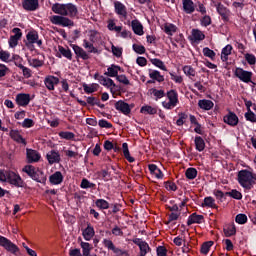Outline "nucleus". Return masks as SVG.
I'll list each match as a JSON object with an SVG mask.
<instances>
[{
	"mask_svg": "<svg viewBox=\"0 0 256 256\" xmlns=\"http://www.w3.org/2000/svg\"><path fill=\"white\" fill-rule=\"evenodd\" d=\"M26 159L28 163H39V161L41 160V154L37 152V150L27 148Z\"/></svg>",
	"mask_w": 256,
	"mask_h": 256,
	"instance_id": "12",
	"label": "nucleus"
},
{
	"mask_svg": "<svg viewBox=\"0 0 256 256\" xmlns=\"http://www.w3.org/2000/svg\"><path fill=\"white\" fill-rule=\"evenodd\" d=\"M148 169L151 173V175H154L156 177V179H163V172L161 171V169H159V167H157V165L155 164H150L148 166Z\"/></svg>",
	"mask_w": 256,
	"mask_h": 256,
	"instance_id": "31",
	"label": "nucleus"
},
{
	"mask_svg": "<svg viewBox=\"0 0 256 256\" xmlns=\"http://www.w3.org/2000/svg\"><path fill=\"white\" fill-rule=\"evenodd\" d=\"M71 47L77 59H83V61H87L88 59H90L87 51H85L81 46H78L76 44H71Z\"/></svg>",
	"mask_w": 256,
	"mask_h": 256,
	"instance_id": "16",
	"label": "nucleus"
},
{
	"mask_svg": "<svg viewBox=\"0 0 256 256\" xmlns=\"http://www.w3.org/2000/svg\"><path fill=\"white\" fill-rule=\"evenodd\" d=\"M225 195L227 197H232V199H236L237 201H241L243 199V194L239 192L237 189H233L230 192H225Z\"/></svg>",
	"mask_w": 256,
	"mask_h": 256,
	"instance_id": "41",
	"label": "nucleus"
},
{
	"mask_svg": "<svg viewBox=\"0 0 256 256\" xmlns=\"http://www.w3.org/2000/svg\"><path fill=\"white\" fill-rule=\"evenodd\" d=\"M37 39H39V32L31 30L26 34V41H24V43L28 49L33 51V49H35V42Z\"/></svg>",
	"mask_w": 256,
	"mask_h": 256,
	"instance_id": "9",
	"label": "nucleus"
},
{
	"mask_svg": "<svg viewBox=\"0 0 256 256\" xmlns=\"http://www.w3.org/2000/svg\"><path fill=\"white\" fill-rule=\"evenodd\" d=\"M152 95H154L155 100L159 101V99H163L165 97V90H157L155 88L152 89Z\"/></svg>",
	"mask_w": 256,
	"mask_h": 256,
	"instance_id": "56",
	"label": "nucleus"
},
{
	"mask_svg": "<svg viewBox=\"0 0 256 256\" xmlns=\"http://www.w3.org/2000/svg\"><path fill=\"white\" fill-rule=\"evenodd\" d=\"M132 49L135 51V53H138V55H143L146 51L145 46L139 44H133Z\"/></svg>",
	"mask_w": 256,
	"mask_h": 256,
	"instance_id": "61",
	"label": "nucleus"
},
{
	"mask_svg": "<svg viewBox=\"0 0 256 256\" xmlns=\"http://www.w3.org/2000/svg\"><path fill=\"white\" fill-rule=\"evenodd\" d=\"M60 139H65L66 141L75 140V133L69 131H60L58 133Z\"/></svg>",
	"mask_w": 256,
	"mask_h": 256,
	"instance_id": "40",
	"label": "nucleus"
},
{
	"mask_svg": "<svg viewBox=\"0 0 256 256\" xmlns=\"http://www.w3.org/2000/svg\"><path fill=\"white\" fill-rule=\"evenodd\" d=\"M198 107L204 111H211L215 107V104L211 100L202 99L198 101Z\"/></svg>",
	"mask_w": 256,
	"mask_h": 256,
	"instance_id": "27",
	"label": "nucleus"
},
{
	"mask_svg": "<svg viewBox=\"0 0 256 256\" xmlns=\"http://www.w3.org/2000/svg\"><path fill=\"white\" fill-rule=\"evenodd\" d=\"M82 236L85 241H91L95 237V228L89 223L87 227L82 231Z\"/></svg>",
	"mask_w": 256,
	"mask_h": 256,
	"instance_id": "23",
	"label": "nucleus"
},
{
	"mask_svg": "<svg viewBox=\"0 0 256 256\" xmlns=\"http://www.w3.org/2000/svg\"><path fill=\"white\" fill-rule=\"evenodd\" d=\"M149 77L153 79V81H157L158 83H163L165 81V77L161 75V72L158 70H149Z\"/></svg>",
	"mask_w": 256,
	"mask_h": 256,
	"instance_id": "29",
	"label": "nucleus"
},
{
	"mask_svg": "<svg viewBox=\"0 0 256 256\" xmlns=\"http://www.w3.org/2000/svg\"><path fill=\"white\" fill-rule=\"evenodd\" d=\"M244 103H245L247 111H248L244 115L245 119H249V115H252V117H255V113L253 111H251V107H253V102L251 100L245 99Z\"/></svg>",
	"mask_w": 256,
	"mask_h": 256,
	"instance_id": "47",
	"label": "nucleus"
},
{
	"mask_svg": "<svg viewBox=\"0 0 256 256\" xmlns=\"http://www.w3.org/2000/svg\"><path fill=\"white\" fill-rule=\"evenodd\" d=\"M9 136L16 143H21L22 145H27V140H25V138H23L21 133H19V130H11L9 133Z\"/></svg>",
	"mask_w": 256,
	"mask_h": 256,
	"instance_id": "25",
	"label": "nucleus"
},
{
	"mask_svg": "<svg viewBox=\"0 0 256 256\" xmlns=\"http://www.w3.org/2000/svg\"><path fill=\"white\" fill-rule=\"evenodd\" d=\"M119 71H123V68L119 65L112 64L107 68V72H105L104 75H106V77H117L119 75Z\"/></svg>",
	"mask_w": 256,
	"mask_h": 256,
	"instance_id": "24",
	"label": "nucleus"
},
{
	"mask_svg": "<svg viewBox=\"0 0 256 256\" xmlns=\"http://www.w3.org/2000/svg\"><path fill=\"white\" fill-rule=\"evenodd\" d=\"M0 246L4 247L6 251H9V253H12L13 255L19 253V247L4 236H0Z\"/></svg>",
	"mask_w": 256,
	"mask_h": 256,
	"instance_id": "8",
	"label": "nucleus"
},
{
	"mask_svg": "<svg viewBox=\"0 0 256 256\" xmlns=\"http://www.w3.org/2000/svg\"><path fill=\"white\" fill-rule=\"evenodd\" d=\"M29 63L35 69H37L39 67H43V65L45 64V62H43V60H39L37 58H33L32 60H29Z\"/></svg>",
	"mask_w": 256,
	"mask_h": 256,
	"instance_id": "59",
	"label": "nucleus"
},
{
	"mask_svg": "<svg viewBox=\"0 0 256 256\" xmlns=\"http://www.w3.org/2000/svg\"><path fill=\"white\" fill-rule=\"evenodd\" d=\"M164 186L167 191H177V184H175V182L166 181L164 182Z\"/></svg>",
	"mask_w": 256,
	"mask_h": 256,
	"instance_id": "62",
	"label": "nucleus"
},
{
	"mask_svg": "<svg viewBox=\"0 0 256 256\" xmlns=\"http://www.w3.org/2000/svg\"><path fill=\"white\" fill-rule=\"evenodd\" d=\"M166 97L171 101L172 103H175L176 105L179 104V94L177 93V90H170L167 92Z\"/></svg>",
	"mask_w": 256,
	"mask_h": 256,
	"instance_id": "36",
	"label": "nucleus"
},
{
	"mask_svg": "<svg viewBox=\"0 0 256 256\" xmlns=\"http://www.w3.org/2000/svg\"><path fill=\"white\" fill-rule=\"evenodd\" d=\"M140 113L143 115H157V108H154L150 105H144L141 107Z\"/></svg>",
	"mask_w": 256,
	"mask_h": 256,
	"instance_id": "34",
	"label": "nucleus"
},
{
	"mask_svg": "<svg viewBox=\"0 0 256 256\" xmlns=\"http://www.w3.org/2000/svg\"><path fill=\"white\" fill-rule=\"evenodd\" d=\"M122 149L125 159H127L129 163H135V158L131 156V153L129 152V144H127V142L122 144Z\"/></svg>",
	"mask_w": 256,
	"mask_h": 256,
	"instance_id": "33",
	"label": "nucleus"
},
{
	"mask_svg": "<svg viewBox=\"0 0 256 256\" xmlns=\"http://www.w3.org/2000/svg\"><path fill=\"white\" fill-rule=\"evenodd\" d=\"M178 117H179V119L176 121V125H177L178 127H183V125H185V121H187V118H188L189 116H188L187 113H185V112H180V113L178 114Z\"/></svg>",
	"mask_w": 256,
	"mask_h": 256,
	"instance_id": "52",
	"label": "nucleus"
},
{
	"mask_svg": "<svg viewBox=\"0 0 256 256\" xmlns=\"http://www.w3.org/2000/svg\"><path fill=\"white\" fill-rule=\"evenodd\" d=\"M15 101L19 107H27L31 103V95L26 93H19L16 95Z\"/></svg>",
	"mask_w": 256,
	"mask_h": 256,
	"instance_id": "14",
	"label": "nucleus"
},
{
	"mask_svg": "<svg viewBox=\"0 0 256 256\" xmlns=\"http://www.w3.org/2000/svg\"><path fill=\"white\" fill-rule=\"evenodd\" d=\"M83 256L91 255V244L89 242H81Z\"/></svg>",
	"mask_w": 256,
	"mask_h": 256,
	"instance_id": "53",
	"label": "nucleus"
},
{
	"mask_svg": "<svg viewBox=\"0 0 256 256\" xmlns=\"http://www.w3.org/2000/svg\"><path fill=\"white\" fill-rule=\"evenodd\" d=\"M115 109L116 111H120V113H123V115L131 114V106H129V103H126L123 100H119L115 103Z\"/></svg>",
	"mask_w": 256,
	"mask_h": 256,
	"instance_id": "17",
	"label": "nucleus"
},
{
	"mask_svg": "<svg viewBox=\"0 0 256 256\" xmlns=\"http://www.w3.org/2000/svg\"><path fill=\"white\" fill-rule=\"evenodd\" d=\"M59 83H61L59 78L53 75L46 76L44 79V85L48 91H55V85H59Z\"/></svg>",
	"mask_w": 256,
	"mask_h": 256,
	"instance_id": "13",
	"label": "nucleus"
},
{
	"mask_svg": "<svg viewBox=\"0 0 256 256\" xmlns=\"http://www.w3.org/2000/svg\"><path fill=\"white\" fill-rule=\"evenodd\" d=\"M132 31H134L135 35H143V24L139 20H132L131 22Z\"/></svg>",
	"mask_w": 256,
	"mask_h": 256,
	"instance_id": "28",
	"label": "nucleus"
},
{
	"mask_svg": "<svg viewBox=\"0 0 256 256\" xmlns=\"http://www.w3.org/2000/svg\"><path fill=\"white\" fill-rule=\"evenodd\" d=\"M81 189H95L97 185L91 181H89L87 178H83L80 184Z\"/></svg>",
	"mask_w": 256,
	"mask_h": 256,
	"instance_id": "45",
	"label": "nucleus"
},
{
	"mask_svg": "<svg viewBox=\"0 0 256 256\" xmlns=\"http://www.w3.org/2000/svg\"><path fill=\"white\" fill-rule=\"evenodd\" d=\"M98 125L101 129H113V124L105 119L99 120Z\"/></svg>",
	"mask_w": 256,
	"mask_h": 256,
	"instance_id": "55",
	"label": "nucleus"
},
{
	"mask_svg": "<svg viewBox=\"0 0 256 256\" xmlns=\"http://www.w3.org/2000/svg\"><path fill=\"white\" fill-rule=\"evenodd\" d=\"M12 33H14V35L10 36L8 43L9 47L13 49L19 45V41L23 37V32H21L20 28H13Z\"/></svg>",
	"mask_w": 256,
	"mask_h": 256,
	"instance_id": "10",
	"label": "nucleus"
},
{
	"mask_svg": "<svg viewBox=\"0 0 256 256\" xmlns=\"http://www.w3.org/2000/svg\"><path fill=\"white\" fill-rule=\"evenodd\" d=\"M183 11L186 15H192L195 13V3L193 0H182Z\"/></svg>",
	"mask_w": 256,
	"mask_h": 256,
	"instance_id": "21",
	"label": "nucleus"
},
{
	"mask_svg": "<svg viewBox=\"0 0 256 256\" xmlns=\"http://www.w3.org/2000/svg\"><path fill=\"white\" fill-rule=\"evenodd\" d=\"M247 215L245 214H237L235 217V221L238 223V225H245L247 223Z\"/></svg>",
	"mask_w": 256,
	"mask_h": 256,
	"instance_id": "58",
	"label": "nucleus"
},
{
	"mask_svg": "<svg viewBox=\"0 0 256 256\" xmlns=\"http://www.w3.org/2000/svg\"><path fill=\"white\" fill-rule=\"evenodd\" d=\"M46 158L49 165H54V163H59L61 161V155L55 150L48 152Z\"/></svg>",
	"mask_w": 256,
	"mask_h": 256,
	"instance_id": "20",
	"label": "nucleus"
},
{
	"mask_svg": "<svg viewBox=\"0 0 256 256\" xmlns=\"http://www.w3.org/2000/svg\"><path fill=\"white\" fill-rule=\"evenodd\" d=\"M213 244V241L204 242L200 248V253H202V255H207L211 250V247H213Z\"/></svg>",
	"mask_w": 256,
	"mask_h": 256,
	"instance_id": "44",
	"label": "nucleus"
},
{
	"mask_svg": "<svg viewBox=\"0 0 256 256\" xmlns=\"http://www.w3.org/2000/svg\"><path fill=\"white\" fill-rule=\"evenodd\" d=\"M140 256H146L149 251H151V247L147 242H140L139 244Z\"/></svg>",
	"mask_w": 256,
	"mask_h": 256,
	"instance_id": "46",
	"label": "nucleus"
},
{
	"mask_svg": "<svg viewBox=\"0 0 256 256\" xmlns=\"http://www.w3.org/2000/svg\"><path fill=\"white\" fill-rule=\"evenodd\" d=\"M102 243L108 251H113V253H115V255L117 256H129V253L127 252V250L117 248L113 243V241H111L110 239H104Z\"/></svg>",
	"mask_w": 256,
	"mask_h": 256,
	"instance_id": "7",
	"label": "nucleus"
},
{
	"mask_svg": "<svg viewBox=\"0 0 256 256\" xmlns=\"http://www.w3.org/2000/svg\"><path fill=\"white\" fill-rule=\"evenodd\" d=\"M6 183L11 185V187H15L16 189H25V187H27V183L23 181V178L11 170L10 173H8V179Z\"/></svg>",
	"mask_w": 256,
	"mask_h": 256,
	"instance_id": "4",
	"label": "nucleus"
},
{
	"mask_svg": "<svg viewBox=\"0 0 256 256\" xmlns=\"http://www.w3.org/2000/svg\"><path fill=\"white\" fill-rule=\"evenodd\" d=\"M192 37H193L195 42H199V41L205 40V35L199 29H193L192 30Z\"/></svg>",
	"mask_w": 256,
	"mask_h": 256,
	"instance_id": "43",
	"label": "nucleus"
},
{
	"mask_svg": "<svg viewBox=\"0 0 256 256\" xmlns=\"http://www.w3.org/2000/svg\"><path fill=\"white\" fill-rule=\"evenodd\" d=\"M58 51L60 54H57L56 57H58V59H61V57H65L66 59H68V61H72L73 60V53L71 52V49L69 48H65L63 46H58Z\"/></svg>",
	"mask_w": 256,
	"mask_h": 256,
	"instance_id": "22",
	"label": "nucleus"
},
{
	"mask_svg": "<svg viewBox=\"0 0 256 256\" xmlns=\"http://www.w3.org/2000/svg\"><path fill=\"white\" fill-rule=\"evenodd\" d=\"M114 11L116 15H119L120 17L127 19V6H125V4H123L122 2H114Z\"/></svg>",
	"mask_w": 256,
	"mask_h": 256,
	"instance_id": "18",
	"label": "nucleus"
},
{
	"mask_svg": "<svg viewBox=\"0 0 256 256\" xmlns=\"http://www.w3.org/2000/svg\"><path fill=\"white\" fill-rule=\"evenodd\" d=\"M235 77L242 81L243 83H252V85H256L255 82H253V72L244 70L243 68H236L234 71Z\"/></svg>",
	"mask_w": 256,
	"mask_h": 256,
	"instance_id": "5",
	"label": "nucleus"
},
{
	"mask_svg": "<svg viewBox=\"0 0 256 256\" xmlns=\"http://www.w3.org/2000/svg\"><path fill=\"white\" fill-rule=\"evenodd\" d=\"M185 176H186V179H190L191 181H193V179L197 178V169L196 168H188L185 171Z\"/></svg>",
	"mask_w": 256,
	"mask_h": 256,
	"instance_id": "51",
	"label": "nucleus"
},
{
	"mask_svg": "<svg viewBox=\"0 0 256 256\" xmlns=\"http://www.w3.org/2000/svg\"><path fill=\"white\" fill-rule=\"evenodd\" d=\"M151 63L152 65H155V67H158V69H161L162 71H167V66H165V63L161 59H151Z\"/></svg>",
	"mask_w": 256,
	"mask_h": 256,
	"instance_id": "50",
	"label": "nucleus"
},
{
	"mask_svg": "<svg viewBox=\"0 0 256 256\" xmlns=\"http://www.w3.org/2000/svg\"><path fill=\"white\" fill-rule=\"evenodd\" d=\"M157 256H167V248L165 246H158L156 248Z\"/></svg>",
	"mask_w": 256,
	"mask_h": 256,
	"instance_id": "64",
	"label": "nucleus"
},
{
	"mask_svg": "<svg viewBox=\"0 0 256 256\" xmlns=\"http://www.w3.org/2000/svg\"><path fill=\"white\" fill-rule=\"evenodd\" d=\"M83 89L84 92L87 93L88 95H91V93H95L97 89H99V84H83Z\"/></svg>",
	"mask_w": 256,
	"mask_h": 256,
	"instance_id": "42",
	"label": "nucleus"
},
{
	"mask_svg": "<svg viewBox=\"0 0 256 256\" xmlns=\"http://www.w3.org/2000/svg\"><path fill=\"white\" fill-rule=\"evenodd\" d=\"M163 31L166 35L173 36V33H177V26L172 23H165L163 26Z\"/></svg>",
	"mask_w": 256,
	"mask_h": 256,
	"instance_id": "32",
	"label": "nucleus"
},
{
	"mask_svg": "<svg viewBox=\"0 0 256 256\" xmlns=\"http://www.w3.org/2000/svg\"><path fill=\"white\" fill-rule=\"evenodd\" d=\"M51 11L56 14L49 17L50 23H52V25H58L59 27L75 26V22H73L71 19L79 15V9H77V5L73 3L63 4L57 2L52 5Z\"/></svg>",
	"mask_w": 256,
	"mask_h": 256,
	"instance_id": "1",
	"label": "nucleus"
},
{
	"mask_svg": "<svg viewBox=\"0 0 256 256\" xmlns=\"http://www.w3.org/2000/svg\"><path fill=\"white\" fill-rule=\"evenodd\" d=\"M231 51H233V46L231 44L226 45L221 51V60L223 63L229 61V55H231Z\"/></svg>",
	"mask_w": 256,
	"mask_h": 256,
	"instance_id": "30",
	"label": "nucleus"
},
{
	"mask_svg": "<svg viewBox=\"0 0 256 256\" xmlns=\"http://www.w3.org/2000/svg\"><path fill=\"white\" fill-rule=\"evenodd\" d=\"M24 11H37L39 9V0H22Z\"/></svg>",
	"mask_w": 256,
	"mask_h": 256,
	"instance_id": "15",
	"label": "nucleus"
},
{
	"mask_svg": "<svg viewBox=\"0 0 256 256\" xmlns=\"http://www.w3.org/2000/svg\"><path fill=\"white\" fill-rule=\"evenodd\" d=\"M182 71L187 77H195V75H197V72L194 70L193 66L186 65L182 68Z\"/></svg>",
	"mask_w": 256,
	"mask_h": 256,
	"instance_id": "48",
	"label": "nucleus"
},
{
	"mask_svg": "<svg viewBox=\"0 0 256 256\" xmlns=\"http://www.w3.org/2000/svg\"><path fill=\"white\" fill-rule=\"evenodd\" d=\"M196 151H205V140L201 136H196L194 139Z\"/></svg>",
	"mask_w": 256,
	"mask_h": 256,
	"instance_id": "37",
	"label": "nucleus"
},
{
	"mask_svg": "<svg viewBox=\"0 0 256 256\" xmlns=\"http://www.w3.org/2000/svg\"><path fill=\"white\" fill-rule=\"evenodd\" d=\"M204 221H205V216L199 215L194 212L188 217L187 225L191 226V225H194L195 223L198 225H201V223H203Z\"/></svg>",
	"mask_w": 256,
	"mask_h": 256,
	"instance_id": "19",
	"label": "nucleus"
},
{
	"mask_svg": "<svg viewBox=\"0 0 256 256\" xmlns=\"http://www.w3.org/2000/svg\"><path fill=\"white\" fill-rule=\"evenodd\" d=\"M95 205L100 210H107L111 207V204L105 199H97Z\"/></svg>",
	"mask_w": 256,
	"mask_h": 256,
	"instance_id": "39",
	"label": "nucleus"
},
{
	"mask_svg": "<svg viewBox=\"0 0 256 256\" xmlns=\"http://www.w3.org/2000/svg\"><path fill=\"white\" fill-rule=\"evenodd\" d=\"M237 228L235 226H229L228 228H224V235L225 237H233V235H236Z\"/></svg>",
	"mask_w": 256,
	"mask_h": 256,
	"instance_id": "54",
	"label": "nucleus"
},
{
	"mask_svg": "<svg viewBox=\"0 0 256 256\" xmlns=\"http://www.w3.org/2000/svg\"><path fill=\"white\" fill-rule=\"evenodd\" d=\"M238 183L244 191H251L255 187L256 182L253 180V172L243 169L238 172Z\"/></svg>",
	"mask_w": 256,
	"mask_h": 256,
	"instance_id": "2",
	"label": "nucleus"
},
{
	"mask_svg": "<svg viewBox=\"0 0 256 256\" xmlns=\"http://www.w3.org/2000/svg\"><path fill=\"white\" fill-rule=\"evenodd\" d=\"M215 7L222 21L224 23H229V21H231V10L227 8L225 5H223V3L221 2H218L217 4H215Z\"/></svg>",
	"mask_w": 256,
	"mask_h": 256,
	"instance_id": "6",
	"label": "nucleus"
},
{
	"mask_svg": "<svg viewBox=\"0 0 256 256\" xmlns=\"http://www.w3.org/2000/svg\"><path fill=\"white\" fill-rule=\"evenodd\" d=\"M245 59L248 65H255L256 63V57L253 54H250V53L245 54Z\"/></svg>",
	"mask_w": 256,
	"mask_h": 256,
	"instance_id": "63",
	"label": "nucleus"
},
{
	"mask_svg": "<svg viewBox=\"0 0 256 256\" xmlns=\"http://www.w3.org/2000/svg\"><path fill=\"white\" fill-rule=\"evenodd\" d=\"M63 173L61 171H56L49 177V182L52 185H61V182L63 181Z\"/></svg>",
	"mask_w": 256,
	"mask_h": 256,
	"instance_id": "26",
	"label": "nucleus"
},
{
	"mask_svg": "<svg viewBox=\"0 0 256 256\" xmlns=\"http://www.w3.org/2000/svg\"><path fill=\"white\" fill-rule=\"evenodd\" d=\"M202 207H209L210 209H218L217 204H215V199L211 196L205 197Z\"/></svg>",
	"mask_w": 256,
	"mask_h": 256,
	"instance_id": "35",
	"label": "nucleus"
},
{
	"mask_svg": "<svg viewBox=\"0 0 256 256\" xmlns=\"http://www.w3.org/2000/svg\"><path fill=\"white\" fill-rule=\"evenodd\" d=\"M202 53L204 57H208L209 59H211V61H215V57L217 54L215 53V51L211 50L209 47L203 48Z\"/></svg>",
	"mask_w": 256,
	"mask_h": 256,
	"instance_id": "49",
	"label": "nucleus"
},
{
	"mask_svg": "<svg viewBox=\"0 0 256 256\" xmlns=\"http://www.w3.org/2000/svg\"><path fill=\"white\" fill-rule=\"evenodd\" d=\"M223 121L230 127H237L239 125V117L231 110L223 117Z\"/></svg>",
	"mask_w": 256,
	"mask_h": 256,
	"instance_id": "11",
	"label": "nucleus"
},
{
	"mask_svg": "<svg viewBox=\"0 0 256 256\" xmlns=\"http://www.w3.org/2000/svg\"><path fill=\"white\" fill-rule=\"evenodd\" d=\"M23 173H27L28 177L32 179L33 181H36L37 183H42V185H45L47 183V175H45V172L35 168L33 165H26L22 169Z\"/></svg>",
	"mask_w": 256,
	"mask_h": 256,
	"instance_id": "3",
	"label": "nucleus"
},
{
	"mask_svg": "<svg viewBox=\"0 0 256 256\" xmlns=\"http://www.w3.org/2000/svg\"><path fill=\"white\" fill-rule=\"evenodd\" d=\"M200 23L202 27H209V25H211L212 23L211 16L204 14L202 19L200 20Z\"/></svg>",
	"mask_w": 256,
	"mask_h": 256,
	"instance_id": "60",
	"label": "nucleus"
},
{
	"mask_svg": "<svg viewBox=\"0 0 256 256\" xmlns=\"http://www.w3.org/2000/svg\"><path fill=\"white\" fill-rule=\"evenodd\" d=\"M35 126V121L31 118H25L24 121L22 122V127L24 129H31V127Z\"/></svg>",
	"mask_w": 256,
	"mask_h": 256,
	"instance_id": "57",
	"label": "nucleus"
},
{
	"mask_svg": "<svg viewBox=\"0 0 256 256\" xmlns=\"http://www.w3.org/2000/svg\"><path fill=\"white\" fill-rule=\"evenodd\" d=\"M83 47L84 49H88V53H99V49H97L92 42H89L87 39L83 40Z\"/></svg>",
	"mask_w": 256,
	"mask_h": 256,
	"instance_id": "38",
	"label": "nucleus"
}]
</instances>
